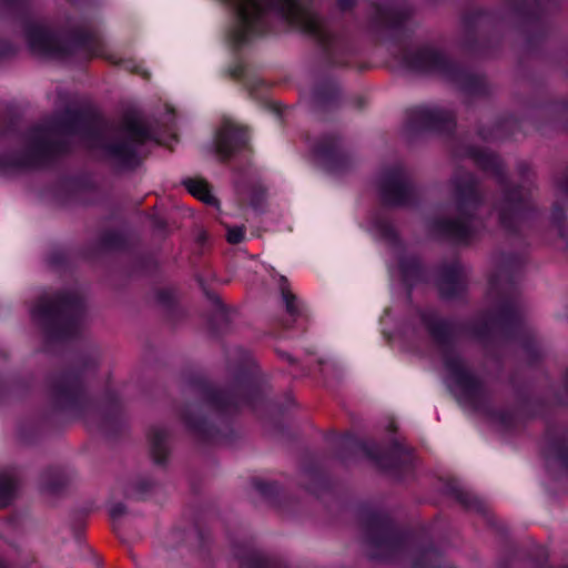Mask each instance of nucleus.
I'll return each mask as SVG.
<instances>
[{"instance_id":"obj_1","label":"nucleus","mask_w":568,"mask_h":568,"mask_svg":"<svg viewBox=\"0 0 568 568\" xmlns=\"http://www.w3.org/2000/svg\"><path fill=\"white\" fill-rule=\"evenodd\" d=\"M82 133L89 148H102L105 154L122 165H131L135 160L136 149L150 133L142 120L136 116L125 118L121 126L108 133L84 125L82 116L74 111H67L55 122L39 126L26 135L4 138L0 134V173L10 174L37 165L44 154L52 151L54 136Z\"/></svg>"},{"instance_id":"obj_2","label":"nucleus","mask_w":568,"mask_h":568,"mask_svg":"<svg viewBox=\"0 0 568 568\" xmlns=\"http://www.w3.org/2000/svg\"><path fill=\"white\" fill-rule=\"evenodd\" d=\"M236 12L232 39L244 45L262 36L271 14H275L293 28L311 36L318 43L328 45L334 38L331 27L308 7L297 0H227Z\"/></svg>"},{"instance_id":"obj_3","label":"nucleus","mask_w":568,"mask_h":568,"mask_svg":"<svg viewBox=\"0 0 568 568\" xmlns=\"http://www.w3.org/2000/svg\"><path fill=\"white\" fill-rule=\"evenodd\" d=\"M452 189L456 202V215L454 219L437 222L436 229L446 236L464 241L481 225L475 216L480 200L475 180L469 173L457 174L452 181Z\"/></svg>"},{"instance_id":"obj_4","label":"nucleus","mask_w":568,"mask_h":568,"mask_svg":"<svg viewBox=\"0 0 568 568\" xmlns=\"http://www.w3.org/2000/svg\"><path fill=\"white\" fill-rule=\"evenodd\" d=\"M427 326L437 341H447L442 347L443 364L448 386L465 396H475L479 390V382L466 368L457 349L449 342V327L443 321L428 322Z\"/></svg>"},{"instance_id":"obj_5","label":"nucleus","mask_w":568,"mask_h":568,"mask_svg":"<svg viewBox=\"0 0 568 568\" xmlns=\"http://www.w3.org/2000/svg\"><path fill=\"white\" fill-rule=\"evenodd\" d=\"M81 302L74 294L43 296L32 308V318L40 324H70L78 316Z\"/></svg>"},{"instance_id":"obj_6","label":"nucleus","mask_w":568,"mask_h":568,"mask_svg":"<svg viewBox=\"0 0 568 568\" xmlns=\"http://www.w3.org/2000/svg\"><path fill=\"white\" fill-rule=\"evenodd\" d=\"M26 38L30 49L37 54L62 57L68 52L61 38L44 24H29L26 30Z\"/></svg>"},{"instance_id":"obj_7","label":"nucleus","mask_w":568,"mask_h":568,"mask_svg":"<svg viewBox=\"0 0 568 568\" xmlns=\"http://www.w3.org/2000/svg\"><path fill=\"white\" fill-rule=\"evenodd\" d=\"M452 122V113L437 106H418L410 112V125L413 129L442 130Z\"/></svg>"},{"instance_id":"obj_8","label":"nucleus","mask_w":568,"mask_h":568,"mask_svg":"<svg viewBox=\"0 0 568 568\" xmlns=\"http://www.w3.org/2000/svg\"><path fill=\"white\" fill-rule=\"evenodd\" d=\"M410 187L400 170L385 173L381 180V195L388 204H404L408 200Z\"/></svg>"},{"instance_id":"obj_9","label":"nucleus","mask_w":568,"mask_h":568,"mask_svg":"<svg viewBox=\"0 0 568 568\" xmlns=\"http://www.w3.org/2000/svg\"><path fill=\"white\" fill-rule=\"evenodd\" d=\"M246 141L247 134L244 129L227 120L216 134L215 149L222 158H227L242 148Z\"/></svg>"},{"instance_id":"obj_10","label":"nucleus","mask_w":568,"mask_h":568,"mask_svg":"<svg viewBox=\"0 0 568 568\" xmlns=\"http://www.w3.org/2000/svg\"><path fill=\"white\" fill-rule=\"evenodd\" d=\"M371 556L374 558L387 556L396 546V539L389 525L385 523L372 526L367 534Z\"/></svg>"},{"instance_id":"obj_11","label":"nucleus","mask_w":568,"mask_h":568,"mask_svg":"<svg viewBox=\"0 0 568 568\" xmlns=\"http://www.w3.org/2000/svg\"><path fill=\"white\" fill-rule=\"evenodd\" d=\"M526 196L519 195L514 191L505 196L498 207L499 221L503 226L511 229L515 222L523 219L525 213Z\"/></svg>"},{"instance_id":"obj_12","label":"nucleus","mask_w":568,"mask_h":568,"mask_svg":"<svg viewBox=\"0 0 568 568\" xmlns=\"http://www.w3.org/2000/svg\"><path fill=\"white\" fill-rule=\"evenodd\" d=\"M316 153L322 165L334 173L339 172L349 163L347 154L336 144L321 145L317 148Z\"/></svg>"},{"instance_id":"obj_13","label":"nucleus","mask_w":568,"mask_h":568,"mask_svg":"<svg viewBox=\"0 0 568 568\" xmlns=\"http://www.w3.org/2000/svg\"><path fill=\"white\" fill-rule=\"evenodd\" d=\"M438 287L444 297H452L463 290L462 270L458 263L445 268L439 277Z\"/></svg>"},{"instance_id":"obj_14","label":"nucleus","mask_w":568,"mask_h":568,"mask_svg":"<svg viewBox=\"0 0 568 568\" xmlns=\"http://www.w3.org/2000/svg\"><path fill=\"white\" fill-rule=\"evenodd\" d=\"M169 455L168 433L165 429L155 428L151 434V456L155 464L163 465Z\"/></svg>"},{"instance_id":"obj_15","label":"nucleus","mask_w":568,"mask_h":568,"mask_svg":"<svg viewBox=\"0 0 568 568\" xmlns=\"http://www.w3.org/2000/svg\"><path fill=\"white\" fill-rule=\"evenodd\" d=\"M440 61L439 54L429 49L418 51L412 61H408L410 68L417 70H430L436 68Z\"/></svg>"},{"instance_id":"obj_16","label":"nucleus","mask_w":568,"mask_h":568,"mask_svg":"<svg viewBox=\"0 0 568 568\" xmlns=\"http://www.w3.org/2000/svg\"><path fill=\"white\" fill-rule=\"evenodd\" d=\"M187 191L193 195L207 204H215L216 199L211 194L209 185L203 180H187L185 182Z\"/></svg>"},{"instance_id":"obj_17","label":"nucleus","mask_w":568,"mask_h":568,"mask_svg":"<svg viewBox=\"0 0 568 568\" xmlns=\"http://www.w3.org/2000/svg\"><path fill=\"white\" fill-rule=\"evenodd\" d=\"M413 568H453L450 565L443 562L442 558L435 550H426L420 554Z\"/></svg>"},{"instance_id":"obj_18","label":"nucleus","mask_w":568,"mask_h":568,"mask_svg":"<svg viewBox=\"0 0 568 568\" xmlns=\"http://www.w3.org/2000/svg\"><path fill=\"white\" fill-rule=\"evenodd\" d=\"M475 161L478 165H480L484 170H491L496 173H499L501 170V162L495 154L487 151H476L473 154Z\"/></svg>"},{"instance_id":"obj_19","label":"nucleus","mask_w":568,"mask_h":568,"mask_svg":"<svg viewBox=\"0 0 568 568\" xmlns=\"http://www.w3.org/2000/svg\"><path fill=\"white\" fill-rule=\"evenodd\" d=\"M16 491V481L10 475L0 476V507L9 504Z\"/></svg>"},{"instance_id":"obj_20","label":"nucleus","mask_w":568,"mask_h":568,"mask_svg":"<svg viewBox=\"0 0 568 568\" xmlns=\"http://www.w3.org/2000/svg\"><path fill=\"white\" fill-rule=\"evenodd\" d=\"M78 395V384L74 381L65 379L57 387L59 398L74 399Z\"/></svg>"},{"instance_id":"obj_21","label":"nucleus","mask_w":568,"mask_h":568,"mask_svg":"<svg viewBox=\"0 0 568 568\" xmlns=\"http://www.w3.org/2000/svg\"><path fill=\"white\" fill-rule=\"evenodd\" d=\"M282 284H281V292H282V297H283V301L285 303V306H286V311L288 314L291 315H296L297 312H298V307H297V304H296V297L295 295H293L285 286V282L286 280L284 277H282Z\"/></svg>"},{"instance_id":"obj_22","label":"nucleus","mask_w":568,"mask_h":568,"mask_svg":"<svg viewBox=\"0 0 568 568\" xmlns=\"http://www.w3.org/2000/svg\"><path fill=\"white\" fill-rule=\"evenodd\" d=\"M244 239V230L242 227H233L227 231V241L237 244Z\"/></svg>"},{"instance_id":"obj_23","label":"nucleus","mask_w":568,"mask_h":568,"mask_svg":"<svg viewBox=\"0 0 568 568\" xmlns=\"http://www.w3.org/2000/svg\"><path fill=\"white\" fill-rule=\"evenodd\" d=\"M125 506L121 503H116V504H113L111 507H110V515L112 518L116 519V518H120L121 516H123L125 514Z\"/></svg>"},{"instance_id":"obj_24","label":"nucleus","mask_w":568,"mask_h":568,"mask_svg":"<svg viewBox=\"0 0 568 568\" xmlns=\"http://www.w3.org/2000/svg\"><path fill=\"white\" fill-rule=\"evenodd\" d=\"M557 458L568 465V448L559 447L557 450Z\"/></svg>"},{"instance_id":"obj_25","label":"nucleus","mask_w":568,"mask_h":568,"mask_svg":"<svg viewBox=\"0 0 568 568\" xmlns=\"http://www.w3.org/2000/svg\"><path fill=\"white\" fill-rule=\"evenodd\" d=\"M354 3V0H338V6L342 10L351 8Z\"/></svg>"},{"instance_id":"obj_26","label":"nucleus","mask_w":568,"mask_h":568,"mask_svg":"<svg viewBox=\"0 0 568 568\" xmlns=\"http://www.w3.org/2000/svg\"><path fill=\"white\" fill-rule=\"evenodd\" d=\"M559 191L562 193V194H567L568 195V175L566 176V179L559 184Z\"/></svg>"},{"instance_id":"obj_27","label":"nucleus","mask_w":568,"mask_h":568,"mask_svg":"<svg viewBox=\"0 0 568 568\" xmlns=\"http://www.w3.org/2000/svg\"><path fill=\"white\" fill-rule=\"evenodd\" d=\"M0 568H6V566L1 559H0Z\"/></svg>"},{"instance_id":"obj_28","label":"nucleus","mask_w":568,"mask_h":568,"mask_svg":"<svg viewBox=\"0 0 568 568\" xmlns=\"http://www.w3.org/2000/svg\"><path fill=\"white\" fill-rule=\"evenodd\" d=\"M47 489H52V487L49 484H44Z\"/></svg>"}]
</instances>
